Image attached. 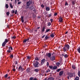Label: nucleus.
<instances>
[{
  "instance_id": "1",
  "label": "nucleus",
  "mask_w": 80,
  "mask_h": 80,
  "mask_svg": "<svg viewBox=\"0 0 80 80\" xmlns=\"http://www.w3.org/2000/svg\"><path fill=\"white\" fill-rule=\"evenodd\" d=\"M70 49V46L68 44H65L62 49L64 52H66Z\"/></svg>"
},
{
  "instance_id": "2",
  "label": "nucleus",
  "mask_w": 80,
  "mask_h": 80,
  "mask_svg": "<svg viewBox=\"0 0 80 80\" xmlns=\"http://www.w3.org/2000/svg\"><path fill=\"white\" fill-rule=\"evenodd\" d=\"M33 64L35 68L39 67V66H40V63H39L38 61L35 60L33 62Z\"/></svg>"
},
{
  "instance_id": "3",
  "label": "nucleus",
  "mask_w": 80,
  "mask_h": 80,
  "mask_svg": "<svg viewBox=\"0 0 80 80\" xmlns=\"http://www.w3.org/2000/svg\"><path fill=\"white\" fill-rule=\"evenodd\" d=\"M75 75V73L74 72L68 73V76H67L68 79V80H69V78H72V77H73Z\"/></svg>"
},
{
  "instance_id": "4",
  "label": "nucleus",
  "mask_w": 80,
  "mask_h": 80,
  "mask_svg": "<svg viewBox=\"0 0 80 80\" xmlns=\"http://www.w3.org/2000/svg\"><path fill=\"white\" fill-rule=\"evenodd\" d=\"M32 2H33L32 0H30L27 2L26 5L27 7H27V8H28V6H30V5H31L32 3Z\"/></svg>"
},
{
  "instance_id": "5",
  "label": "nucleus",
  "mask_w": 80,
  "mask_h": 80,
  "mask_svg": "<svg viewBox=\"0 0 80 80\" xmlns=\"http://www.w3.org/2000/svg\"><path fill=\"white\" fill-rule=\"evenodd\" d=\"M24 70V69L22 68V65H20L19 67L18 71L23 72Z\"/></svg>"
},
{
  "instance_id": "6",
  "label": "nucleus",
  "mask_w": 80,
  "mask_h": 80,
  "mask_svg": "<svg viewBox=\"0 0 80 80\" xmlns=\"http://www.w3.org/2000/svg\"><path fill=\"white\" fill-rule=\"evenodd\" d=\"M62 57H64L65 58H67L68 57V56L67 54H65V53L64 52L62 54Z\"/></svg>"
},
{
  "instance_id": "7",
  "label": "nucleus",
  "mask_w": 80,
  "mask_h": 80,
  "mask_svg": "<svg viewBox=\"0 0 80 80\" xmlns=\"http://www.w3.org/2000/svg\"><path fill=\"white\" fill-rule=\"evenodd\" d=\"M11 50H13V48H12V47H9L8 48V49L7 50V52H8V53H11Z\"/></svg>"
},
{
  "instance_id": "8",
  "label": "nucleus",
  "mask_w": 80,
  "mask_h": 80,
  "mask_svg": "<svg viewBox=\"0 0 80 80\" xmlns=\"http://www.w3.org/2000/svg\"><path fill=\"white\" fill-rule=\"evenodd\" d=\"M45 59H43L41 60L40 64L41 65H43L44 64V63L45 62Z\"/></svg>"
},
{
  "instance_id": "9",
  "label": "nucleus",
  "mask_w": 80,
  "mask_h": 80,
  "mask_svg": "<svg viewBox=\"0 0 80 80\" xmlns=\"http://www.w3.org/2000/svg\"><path fill=\"white\" fill-rule=\"evenodd\" d=\"M46 56H47L49 58H50L51 57H52V54H51V53H47Z\"/></svg>"
},
{
  "instance_id": "10",
  "label": "nucleus",
  "mask_w": 80,
  "mask_h": 80,
  "mask_svg": "<svg viewBox=\"0 0 80 80\" xmlns=\"http://www.w3.org/2000/svg\"><path fill=\"white\" fill-rule=\"evenodd\" d=\"M50 59L52 61H54V60H55V56H52Z\"/></svg>"
},
{
  "instance_id": "11",
  "label": "nucleus",
  "mask_w": 80,
  "mask_h": 80,
  "mask_svg": "<svg viewBox=\"0 0 80 80\" xmlns=\"http://www.w3.org/2000/svg\"><path fill=\"white\" fill-rule=\"evenodd\" d=\"M48 80H54V78L52 77H49L48 78Z\"/></svg>"
},
{
  "instance_id": "12",
  "label": "nucleus",
  "mask_w": 80,
  "mask_h": 80,
  "mask_svg": "<svg viewBox=\"0 0 80 80\" xmlns=\"http://www.w3.org/2000/svg\"><path fill=\"white\" fill-rule=\"evenodd\" d=\"M63 71H60L59 72L60 76H62L63 75Z\"/></svg>"
},
{
  "instance_id": "13",
  "label": "nucleus",
  "mask_w": 80,
  "mask_h": 80,
  "mask_svg": "<svg viewBox=\"0 0 80 80\" xmlns=\"http://www.w3.org/2000/svg\"><path fill=\"white\" fill-rule=\"evenodd\" d=\"M26 72H27V73H28V72H30V68H27V69L26 70Z\"/></svg>"
},
{
  "instance_id": "14",
  "label": "nucleus",
  "mask_w": 80,
  "mask_h": 80,
  "mask_svg": "<svg viewBox=\"0 0 80 80\" xmlns=\"http://www.w3.org/2000/svg\"><path fill=\"white\" fill-rule=\"evenodd\" d=\"M45 26H43L42 27V32H44V31H45Z\"/></svg>"
},
{
  "instance_id": "15",
  "label": "nucleus",
  "mask_w": 80,
  "mask_h": 80,
  "mask_svg": "<svg viewBox=\"0 0 80 80\" xmlns=\"http://www.w3.org/2000/svg\"><path fill=\"white\" fill-rule=\"evenodd\" d=\"M59 21L60 22H62V21H63V19L62 18H61V17H60L59 19Z\"/></svg>"
},
{
  "instance_id": "16",
  "label": "nucleus",
  "mask_w": 80,
  "mask_h": 80,
  "mask_svg": "<svg viewBox=\"0 0 80 80\" xmlns=\"http://www.w3.org/2000/svg\"><path fill=\"white\" fill-rule=\"evenodd\" d=\"M57 68H58V67L57 66H54L52 68L53 70H56V69H57Z\"/></svg>"
},
{
  "instance_id": "17",
  "label": "nucleus",
  "mask_w": 80,
  "mask_h": 80,
  "mask_svg": "<svg viewBox=\"0 0 80 80\" xmlns=\"http://www.w3.org/2000/svg\"><path fill=\"white\" fill-rule=\"evenodd\" d=\"M46 11H50V7H47L46 8Z\"/></svg>"
},
{
  "instance_id": "18",
  "label": "nucleus",
  "mask_w": 80,
  "mask_h": 80,
  "mask_svg": "<svg viewBox=\"0 0 80 80\" xmlns=\"http://www.w3.org/2000/svg\"><path fill=\"white\" fill-rule=\"evenodd\" d=\"M33 8H34V7H33V6H31L29 8V9H30V10H33Z\"/></svg>"
},
{
  "instance_id": "19",
  "label": "nucleus",
  "mask_w": 80,
  "mask_h": 80,
  "mask_svg": "<svg viewBox=\"0 0 80 80\" xmlns=\"http://www.w3.org/2000/svg\"><path fill=\"white\" fill-rule=\"evenodd\" d=\"M34 71L36 72H39V69H34Z\"/></svg>"
},
{
  "instance_id": "20",
  "label": "nucleus",
  "mask_w": 80,
  "mask_h": 80,
  "mask_svg": "<svg viewBox=\"0 0 80 80\" xmlns=\"http://www.w3.org/2000/svg\"><path fill=\"white\" fill-rule=\"evenodd\" d=\"M21 21L22 23H23V22H24V19H23V16H22L21 17Z\"/></svg>"
},
{
  "instance_id": "21",
  "label": "nucleus",
  "mask_w": 80,
  "mask_h": 80,
  "mask_svg": "<svg viewBox=\"0 0 80 80\" xmlns=\"http://www.w3.org/2000/svg\"><path fill=\"white\" fill-rule=\"evenodd\" d=\"M50 36L52 37V38H53L54 37L55 35H54V34H53V33H52V34H51L50 35Z\"/></svg>"
},
{
  "instance_id": "22",
  "label": "nucleus",
  "mask_w": 80,
  "mask_h": 80,
  "mask_svg": "<svg viewBox=\"0 0 80 80\" xmlns=\"http://www.w3.org/2000/svg\"><path fill=\"white\" fill-rule=\"evenodd\" d=\"M6 45V43H5V42H3L2 44V47H5V45Z\"/></svg>"
},
{
  "instance_id": "23",
  "label": "nucleus",
  "mask_w": 80,
  "mask_h": 80,
  "mask_svg": "<svg viewBox=\"0 0 80 80\" xmlns=\"http://www.w3.org/2000/svg\"><path fill=\"white\" fill-rule=\"evenodd\" d=\"M31 58V56H28L27 57V59L28 60H30Z\"/></svg>"
},
{
  "instance_id": "24",
  "label": "nucleus",
  "mask_w": 80,
  "mask_h": 80,
  "mask_svg": "<svg viewBox=\"0 0 80 80\" xmlns=\"http://www.w3.org/2000/svg\"><path fill=\"white\" fill-rule=\"evenodd\" d=\"M49 31H50V29H47L46 30V31H45V33L48 32H49Z\"/></svg>"
},
{
  "instance_id": "25",
  "label": "nucleus",
  "mask_w": 80,
  "mask_h": 80,
  "mask_svg": "<svg viewBox=\"0 0 80 80\" xmlns=\"http://www.w3.org/2000/svg\"><path fill=\"white\" fill-rule=\"evenodd\" d=\"M52 15V13H51L50 14H49L47 16L48 17V18H49V17H51Z\"/></svg>"
},
{
  "instance_id": "26",
  "label": "nucleus",
  "mask_w": 80,
  "mask_h": 80,
  "mask_svg": "<svg viewBox=\"0 0 80 80\" xmlns=\"http://www.w3.org/2000/svg\"><path fill=\"white\" fill-rule=\"evenodd\" d=\"M72 68L74 70H75V68H76V67H75V66L74 65H72Z\"/></svg>"
},
{
  "instance_id": "27",
  "label": "nucleus",
  "mask_w": 80,
  "mask_h": 80,
  "mask_svg": "<svg viewBox=\"0 0 80 80\" xmlns=\"http://www.w3.org/2000/svg\"><path fill=\"white\" fill-rule=\"evenodd\" d=\"M60 64V63L59 62H57L56 65H57V66H58V67H59Z\"/></svg>"
},
{
  "instance_id": "28",
  "label": "nucleus",
  "mask_w": 80,
  "mask_h": 80,
  "mask_svg": "<svg viewBox=\"0 0 80 80\" xmlns=\"http://www.w3.org/2000/svg\"><path fill=\"white\" fill-rule=\"evenodd\" d=\"M8 42V40L7 39H6L5 40V41H4V42L5 43H7Z\"/></svg>"
},
{
  "instance_id": "29",
  "label": "nucleus",
  "mask_w": 80,
  "mask_h": 80,
  "mask_svg": "<svg viewBox=\"0 0 80 80\" xmlns=\"http://www.w3.org/2000/svg\"><path fill=\"white\" fill-rule=\"evenodd\" d=\"M45 40H47V39H48V36L46 35L45 37Z\"/></svg>"
},
{
  "instance_id": "30",
  "label": "nucleus",
  "mask_w": 80,
  "mask_h": 80,
  "mask_svg": "<svg viewBox=\"0 0 80 80\" xmlns=\"http://www.w3.org/2000/svg\"><path fill=\"white\" fill-rule=\"evenodd\" d=\"M75 80H79V77L77 76L75 78Z\"/></svg>"
},
{
  "instance_id": "31",
  "label": "nucleus",
  "mask_w": 80,
  "mask_h": 80,
  "mask_svg": "<svg viewBox=\"0 0 80 80\" xmlns=\"http://www.w3.org/2000/svg\"><path fill=\"white\" fill-rule=\"evenodd\" d=\"M77 51L78 52V53H80V47L78 48L77 49Z\"/></svg>"
},
{
  "instance_id": "32",
  "label": "nucleus",
  "mask_w": 80,
  "mask_h": 80,
  "mask_svg": "<svg viewBox=\"0 0 80 80\" xmlns=\"http://www.w3.org/2000/svg\"><path fill=\"white\" fill-rule=\"evenodd\" d=\"M51 22H49L48 23V27H50V25H51Z\"/></svg>"
},
{
  "instance_id": "33",
  "label": "nucleus",
  "mask_w": 80,
  "mask_h": 80,
  "mask_svg": "<svg viewBox=\"0 0 80 80\" xmlns=\"http://www.w3.org/2000/svg\"><path fill=\"white\" fill-rule=\"evenodd\" d=\"M78 76H79V77H80V71H79L78 72Z\"/></svg>"
},
{
  "instance_id": "34",
  "label": "nucleus",
  "mask_w": 80,
  "mask_h": 80,
  "mask_svg": "<svg viewBox=\"0 0 80 80\" xmlns=\"http://www.w3.org/2000/svg\"><path fill=\"white\" fill-rule=\"evenodd\" d=\"M10 57V58H13V54H11Z\"/></svg>"
},
{
  "instance_id": "35",
  "label": "nucleus",
  "mask_w": 80,
  "mask_h": 80,
  "mask_svg": "<svg viewBox=\"0 0 80 80\" xmlns=\"http://www.w3.org/2000/svg\"><path fill=\"white\" fill-rule=\"evenodd\" d=\"M35 60H36L38 61H39V58H38V57H36Z\"/></svg>"
},
{
  "instance_id": "36",
  "label": "nucleus",
  "mask_w": 80,
  "mask_h": 80,
  "mask_svg": "<svg viewBox=\"0 0 80 80\" xmlns=\"http://www.w3.org/2000/svg\"><path fill=\"white\" fill-rule=\"evenodd\" d=\"M11 38L12 39H15V38H16V37L14 36H12L11 37Z\"/></svg>"
},
{
  "instance_id": "37",
  "label": "nucleus",
  "mask_w": 80,
  "mask_h": 80,
  "mask_svg": "<svg viewBox=\"0 0 80 80\" xmlns=\"http://www.w3.org/2000/svg\"><path fill=\"white\" fill-rule=\"evenodd\" d=\"M72 5H75V1H72Z\"/></svg>"
},
{
  "instance_id": "38",
  "label": "nucleus",
  "mask_w": 80,
  "mask_h": 80,
  "mask_svg": "<svg viewBox=\"0 0 80 80\" xmlns=\"http://www.w3.org/2000/svg\"><path fill=\"white\" fill-rule=\"evenodd\" d=\"M6 14L8 16H9V15H10V12H7L6 13Z\"/></svg>"
},
{
  "instance_id": "39",
  "label": "nucleus",
  "mask_w": 80,
  "mask_h": 80,
  "mask_svg": "<svg viewBox=\"0 0 80 80\" xmlns=\"http://www.w3.org/2000/svg\"><path fill=\"white\" fill-rule=\"evenodd\" d=\"M9 7V6H8V4H7L6 5V8H8Z\"/></svg>"
},
{
  "instance_id": "40",
  "label": "nucleus",
  "mask_w": 80,
  "mask_h": 80,
  "mask_svg": "<svg viewBox=\"0 0 80 80\" xmlns=\"http://www.w3.org/2000/svg\"><path fill=\"white\" fill-rule=\"evenodd\" d=\"M29 31H30V33H32V32H33V29H32L31 30V29H30Z\"/></svg>"
},
{
  "instance_id": "41",
  "label": "nucleus",
  "mask_w": 80,
  "mask_h": 80,
  "mask_svg": "<svg viewBox=\"0 0 80 80\" xmlns=\"http://www.w3.org/2000/svg\"><path fill=\"white\" fill-rule=\"evenodd\" d=\"M10 7H11V8H13V6L12 4V3H11L10 4Z\"/></svg>"
},
{
  "instance_id": "42",
  "label": "nucleus",
  "mask_w": 80,
  "mask_h": 80,
  "mask_svg": "<svg viewBox=\"0 0 80 80\" xmlns=\"http://www.w3.org/2000/svg\"><path fill=\"white\" fill-rule=\"evenodd\" d=\"M27 39H24L23 41V43H26V42H27Z\"/></svg>"
},
{
  "instance_id": "43",
  "label": "nucleus",
  "mask_w": 80,
  "mask_h": 80,
  "mask_svg": "<svg viewBox=\"0 0 80 80\" xmlns=\"http://www.w3.org/2000/svg\"><path fill=\"white\" fill-rule=\"evenodd\" d=\"M68 3L67 2H66L65 4V6H68Z\"/></svg>"
},
{
  "instance_id": "44",
  "label": "nucleus",
  "mask_w": 80,
  "mask_h": 80,
  "mask_svg": "<svg viewBox=\"0 0 80 80\" xmlns=\"http://www.w3.org/2000/svg\"><path fill=\"white\" fill-rule=\"evenodd\" d=\"M49 67L50 68V69H52V68H53V66H49Z\"/></svg>"
},
{
  "instance_id": "45",
  "label": "nucleus",
  "mask_w": 80,
  "mask_h": 80,
  "mask_svg": "<svg viewBox=\"0 0 80 80\" xmlns=\"http://www.w3.org/2000/svg\"><path fill=\"white\" fill-rule=\"evenodd\" d=\"M4 77L6 78H7V77H8V74H6V75H5Z\"/></svg>"
},
{
  "instance_id": "46",
  "label": "nucleus",
  "mask_w": 80,
  "mask_h": 80,
  "mask_svg": "<svg viewBox=\"0 0 80 80\" xmlns=\"http://www.w3.org/2000/svg\"><path fill=\"white\" fill-rule=\"evenodd\" d=\"M34 78L33 77H31L30 78L29 80H33Z\"/></svg>"
},
{
  "instance_id": "47",
  "label": "nucleus",
  "mask_w": 80,
  "mask_h": 80,
  "mask_svg": "<svg viewBox=\"0 0 80 80\" xmlns=\"http://www.w3.org/2000/svg\"><path fill=\"white\" fill-rule=\"evenodd\" d=\"M14 3L15 5H17V0H15L14 1Z\"/></svg>"
},
{
  "instance_id": "48",
  "label": "nucleus",
  "mask_w": 80,
  "mask_h": 80,
  "mask_svg": "<svg viewBox=\"0 0 80 80\" xmlns=\"http://www.w3.org/2000/svg\"><path fill=\"white\" fill-rule=\"evenodd\" d=\"M60 70H61V69H57V72H60Z\"/></svg>"
},
{
  "instance_id": "49",
  "label": "nucleus",
  "mask_w": 80,
  "mask_h": 80,
  "mask_svg": "<svg viewBox=\"0 0 80 80\" xmlns=\"http://www.w3.org/2000/svg\"><path fill=\"white\" fill-rule=\"evenodd\" d=\"M21 3H22V2L21 1L19 2L18 3V5H20V4H21Z\"/></svg>"
},
{
  "instance_id": "50",
  "label": "nucleus",
  "mask_w": 80,
  "mask_h": 80,
  "mask_svg": "<svg viewBox=\"0 0 80 80\" xmlns=\"http://www.w3.org/2000/svg\"><path fill=\"white\" fill-rule=\"evenodd\" d=\"M41 7H42V8H44V7H45V6H44L43 4H42V5H41Z\"/></svg>"
},
{
  "instance_id": "51",
  "label": "nucleus",
  "mask_w": 80,
  "mask_h": 80,
  "mask_svg": "<svg viewBox=\"0 0 80 80\" xmlns=\"http://www.w3.org/2000/svg\"><path fill=\"white\" fill-rule=\"evenodd\" d=\"M57 12H55L54 14V16H57Z\"/></svg>"
},
{
  "instance_id": "52",
  "label": "nucleus",
  "mask_w": 80,
  "mask_h": 80,
  "mask_svg": "<svg viewBox=\"0 0 80 80\" xmlns=\"http://www.w3.org/2000/svg\"><path fill=\"white\" fill-rule=\"evenodd\" d=\"M45 37V35H44L42 37V38H44V37Z\"/></svg>"
},
{
  "instance_id": "53",
  "label": "nucleus",
  "mask_w": 80,
  "mask_h": 80,
  "mask_svg": "<svg viewBox=\"0 0 80 80\" xmlns=\"http://www.w3.org/2000/svg\"><path fill=\"white\" fill-rule=\"evenodd\" d=\"M12 13H15V10H12Z\"/></svg>"
},
{
  "instance_id": "54",
  "label": "nucleus",
  "mask_w": 80,
  "mask_h": 80,
  "mask_svg": "<svg viewBox=\"0 0 80 80\" xmlns=\"http://www.w3.org/2000/svg\"><path fill=\"white\" fill-rule=\"evenodd\" d=\"M15 65H17V64H18V62H17V61H15Z\"/></svg>"
},
{
  "instance_id": "55",
  "label": "nucleus",
  "mask_w": 80,
  "mask_h": 80,
  "mask_svg": "<svg viewBox=\"0 0 80 80\" xmlns=\"http://www.w3.org/2000/svg\"><path fill=\"white\" fill-rule=\"evenodd\" d=\"M33 80H37V78H35L33 79Z\"/></svg>"
},
{
  "instance_id": "56",
  "label": "nucleus",
  "mask_w": 80,
  "mask_h": 80,
  "mask_svg": "<svg viewBox=\"0 0 80 80\" xmlns=\"http://www.w3.org/2000/svg\"><path fill=\"white\" fill-rule=\"evenodd\" d=\"M49 66V63L48 62H47V66Z\"/></svg>"
},
{
  "instance_id": "57",
  "label": "nucleus",
  "mask_w": 80,
  "mask_h": 80,
  "mask_svg": "<svg viewBox=\"0 0 80 80\" xmlns=\"http://www.w3.org/2000/svg\"><path fill=\"white\" fill-rule=\"evenodd\" d=\"M12 70L13 72H15V71H16V70L15 68H13L12 69Z\"/></svg>"
},
{
  "instance_id": "58",
  "label": "nucleus",
  "mask_w": 80,
  "mask_h": 80,
  "mask_svg": "<svg viewBox=\"0 0 80 80\" xmlns=\"http://www.w3.org/2000/svg\"><path fill=\"white\" fill-rule=\"evenodd\" d=\"M53 20L52 19H50V21H51V23L53 22Z\"/></svg>"
},
{
  "instance_id": "59",
  "label": "nucleus",
  "mask_w": 80,
  "mask_h": 80,
  "mask_svg": "<svg viewBox=\"0 0 80 80\" xmlns=\"http://www.w3.org/2000/svg\"><path fill=\"white\" fill-rule=\"evenodd\" d=\"M17 10H16L15 14H17Z\"/></svg>"
},
{
  "instance_id": "60",
  "label": "nucleus",
  "mask_w": 80,
  "mask_h": 80,
  "mask_svg": "<svg viewBox=\"0 0 80 80\" xmlns=\"http://www.w3.org/2000/svg\"><path fill=\"white\" fill-rule=\"evenodd\" d=\"M12 67H13V68H15V65H13Z\"/></svg>"
},
{
  "instance_id": "61",
  "label": "nucleus",
  "mask_w": 80,
  "mask_h": 80,
  "mask_svg": "<svg viewBox=\"0 0 80 80\" xmlns=\"http://www.w3.org/2000/svg\"><path fill=\"white\" fill-rule=\"evenodd\" d=\"M68 33V31H67L65 33V34H67Z\"/></svg>"
},
{
  "instance_id": "62",
  "label": "nucleus",
  "mask_w": 80,
  "mask_h": 80,
  "mask_svg": "<svg viewBox=\"0 0 80 80\" xmlns=\"http://www.w3.org/2000/svg\"><path fill=\"white\" fill-rule=\"evenodd\" d=\"M26 40H27V41H28H28H29V38H28Z\"/></svg>"
},
{
  "instance_id": "63",
  "label": "nucleus",
  "mask_w": 80,
  "mask_h": 80,
  "mask_svg": "<svg viewBox=\"0 0 80 80\" xmlns=\"http://www.w3.org/2000/svg\"><path fill=\"white\" fill-rule=\"evenodd\" d=\"M40 28V27H38L37 28V29H39Z\"/></svg>"
},
{
  "instance_id": "64",
  "label": "nucleus",
  "mask_w": 80,
  "mask_h": 80,
  "mask_svg": "<svg viewBox=\"0 0 80 80\" xmlns=\"http://www.w3.org/2000/svg\"><path fill=\"white\" fill-rule=\"evenodd\" d=\"M54 53H55L54 52H53L52 54V55H53L54 54Z\"/></svg>"
}]
</instances>
